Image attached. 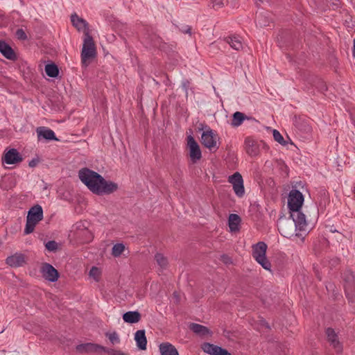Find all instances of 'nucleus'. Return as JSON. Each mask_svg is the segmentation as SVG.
I'll use <instances>...</instances> for the list:
<instances>
[{
  "instance_id": "obj_1",
  "label": "nucleus",
  "mask_w": 355,
  "mask_h": 355,
  "mask_svg": "<svg viewBox=\"0 0 355 355\" xmlns=\"http://www.w3.org/2000/svg\"><path fill=\"white\" fill-rule=\"evenodd\" d=\"M78 177L89 191L98 196L109 195L118 189L116 183L107 181L101 175L88 168H81Z\"/></svg>"
},
{
  "instance_id": "obj_2",
  "label": "nucleus",
  "mask_w": 355,
  "mask_h": 355,
  "mask_svg": "<svg viewBox=\"0 0 355 355\" xmlns=\"http://www.w3.org/2000/svg\"><path fill=\"white\" fill-rule=\"evenodd\" d=\"M43 219V209L41 205H35L28 211L26 223L24 228V234L32 233L36 225Z\"/></svg>"
},
{
  "instance_id": "obj_3",
  "label": "nucleus",
  "mask_w": 355,
  "mask_h": 355,
  "mask_svg": "<svg viewBox=\"0 0 355 355\" xmlns=\"http://www.w3.org/2000/svg\"><path fill=\"white\" fill-rule=\"evenodd\" d=\"M96 51L93 37L88 31H85L81 52L82 63L87 66V61L89 59L94 58L96 56Z\"/></svg>"
},
{
  "instance_id": "obj_4",
  "label": "nucleus",
  "mask_w": 355,
  "mask_h": 355,
  "mask_svg": "<svg viewBox=\"0 0 355 355\" xmlns=\"http://www.w3.org/2000/svg\"><path fill=\"white\" fill-rule=\"evenodd\" d=\"M267 245L263 241H259L252 245L253 258L266 270H271V263L266 257Z\"/></svg>"
},
{
  "instance_id": "obj_5",
  "label": "nucleus",
  "mask_w": 355,
  "mask_h": 355,
  "mask_svg": "<svg viewBox=\"0 0 355 355\" xmlns=\"http://www.w3.org/2000/svg\"><path fill=\"white\" fill-rule=\"evenodd\" d=\"M342 278L345 295L353 302L355 300V275L352 270L347 269L342 274Z\"/></svg>"
},
{
  "instance_id": "obj_6",
  "label": "nucleus",
  "mask_w": 355,
  "mask_h": 355,
  "mask_svg": "<svg viewBox=\"0 0 355 355\" xmlns=\"http://www.w3.org/2000/svg\"><path fill=\"white\" fill-rule=\"evenodd\" d=\"M88 222L79 221L73 225V234L76 240L82 243H89L93 239V234L88 229Z\"/></svg>"
},
{
  "instance_id": "obj_7",
  "label": "nucleus",
  "mask_w": 355,
  "mask_h": 355,
  "mask_svg": "<svg viewBox=\"0 0 355 355\" xmlns=\"http://www.w3.org/2000/svg\"><path fill=\"white\" fill-rule=\"evenodd\" d=\"M144 39L147 47L158 48L164 51H168L171 49L170 45L164 42L162 39L153 31L147 30Z\"/></svg>"
},
{
  "instance_id": "obj_8",
  "label": "nucleus",
  "mask_w": 355,
  "mask_h": 355,
  "mask_svg": "<svg viewBox=\"0 0 355 355\" xmlns=\"http://www.w3.org/2000/svg\"><path fill=\"white\" fill-rule=\"evenodd\" d=\"M244 148L246 153L253 157L258 156L262 149L267 148V145L263 141L248 137L245 139Z\"/></svg>"
},
{
  "instance_id": "obj_9",
  "label": "nucleus",
  "mask_w": 355,
  "mask_h": 355,
  "mask_svg": "<svg viewBox=\"0 0 355 355\" xmlns=\"http://www.w3.org/2000/svg\"><path fill=\"white\" fill-rule=\"evenodd\" d=\"M304 200V196L300 191L295 189H291L288 197V207L290 212L300 210Z\"/></svg>"
},
{
  "instance_id": "obj_10",
  "label": "nucleus",
  "mask_w": 355,
  "mask_h": 355,
  "mask_svg": "<svg viewBox=\"0 0 355 355\" xmlns=\"http://www.w3.org/2000/svg\"><path fill=\"white\" fill-rule=\"evenodd\" d=\"M218 139V135L211 128H208L207 130L203 131L201 135V143L206 148L210 150L212 149H218L217 139Z\"/></svg>"
},
{
  "instance_id": "obj_11",
  "label": "nucleus",
  "mask_w": 355,
  "mask_h": 355,
  "mask_svg": "<svg viewBox=\"0 0 355 355\" xmlns=\"http://www.w3.org/2000/svg\"><path fill=\"white\" fill-rule=\"evenodd\" d=\"M187 139L190 159L193 163H196L202 157L200 146L191 135L188 136Z\"/></svg>"
},
{
  "instance_id": "obj_12",
  "label": "nucleus",
  "mask_w": 355,
  "mask_h": 355,
  "mask_svg": "<svg viewBox=\"0 0 355 355\" xmlns=\"http://www.w3.org/2000/svg\"><path fill=\"white\" fill-rule=\"evenodd\" d=\"M228 182L233 186V190L235 194L241 198L245 194V188L243 185V180L242 175L239 172L234 173L229 176Z\"/></svg>"
},
{
  "instance_id": "obj_13",
  "label": "nucleus",
  "mask_w": 355,
  "mask_h": 355,
  "mask_svg": "<svg viewBox=\"0 0 355 355\" xmlns=\"http://www.w3.org/2000/svg\"><path fill=\"white\" fill-rule=\"evenodd\" d=\"M325 334L330 345L337 353H341L343 352V345L339 341L338 334L335 332L334 329L328 327L325 330Z\"/></svg>"
},
{
  "instance_id": "obj_14",
  "label": "nucleus",
  "mask_w": 355,
  "mask_h": 355,
  "mask_svg": "<svg viewBox=\"0 0 355 355\" xmlns=\"http://www.w3.org/2000/svg\"><path fill=\"white\" fill-rule=\"evenodd\" d=\"M42 277L51 282H55L59 277L58 271L50 263H44L41 268Z\"/></svg>"
},
{
  "instance_id": "obj_15",
  "label": "nucleus",
  "mask_w": 355,
  "mask_h": 355,
  "mask_svg": "<svg viewBox=\"0 0 355 355\" xmlns=\"http://www.w3.org/2000/svg\"><path fill=\"white\" fill-rule=\"evenodd\" d=\"M23 158L20 153L15 148H10L5 152L2 157V162L7 164H15L22 162Z\"/></svg>"
},
{
  "instance_id": "obj_16",
  "label": "nucleus",
  "mask_w": 355,
  "mask_h": 355,
  "mask_svg": "<svg viewBox=\"0 0 355 355\" xmlns=\"http://www.w3.org/2000/svg\"><path fill=\"white\" fill-rule=\"evenodd\" d=\"M291 217L293 218L295 228L300 231L305 230L307 225L306 216L300 210L291 211Z\"/></svg>"
},
{
  "instance_id": "obj_17",
  "label": "nucleus",
  "mask_w": 355,
  "mask_h": 355,
  "mask_svg": "<svg viewBox=\"0 0 355 355\" xmlns=\"http://www.w3.org/2000/svg\"><path fill=\"white\" fill-rule=\"evenodd\" d=\"M38 140L58 141L55 132L50 128L44 126L38 127L36 130Z\"/></svg>"
},
{
  "instance_id": "obj_18",
  "label": "nucleus",
  "mask_w": 355,
  "mask_h": 355,
  "mask_svg": "<svg viewBox=\"0 0 355 355\" xmlns=\"http://www.w3.org/2000/svg\"><path fill=\"white\" fill-rule=\"evenodd\" d=\"M202 349L205 353L210 355H231L227 349L209 343H205Z\"/></svg>"
},
{
  "instance_id": "obj_19",
  "label": "nucleus",
  "mask_w": 355,
  "mask_h": 355,
  "mask_svg": "<svg viewBox=\"0 0 355 355\" xmlns=\"http://www.w3.org/2000/svg\"><path fill=\"white\" fill-rule=\"evenodd\" d=\"M6 263L12 267L17 268L22 266L25 263V256L21 253H15L13 255L9 256L6 259Z\"/></svg>"
},
{
  "instance_id": "obj_20",
  "label": "nucleus",
  "mask_w": 355,
  "mask_h": 355,
  "mask_svg": "<svg viewBox=\"0 0 355 355\" xmlns=\"http://www.w3.org/2000/svg\"><path fill=\"white\" fill-rule=\"evenodd\" d=\"M0 53L8 60L12 61L17 60V55L12 47L1 40H0Z\"/></svg>"
},
{
  "instance_id": "obj_21",
  "label": "nucleus",
  "mask_w": 355,
  "mask_h": 355,
  "mask_svg": "<svg viewBox=\"0 0 355 355\" xmlns=\"http://www.w3.org/2000/svg\"><path fill=\"white\" fill-rule=\"evenodd\" d=\"M71 21L72 25L75 26L78 31H83L85 33V31H89V24L86 20L84 19L79 17L76 13L71 15Z\"/></svg>"
},
{
  "instance_id": "obj_22",
  "label": "nucleus",
  "mask_w": 355,
  "mask_h": 355,
  "mask_svg": "<svg viewBox=\"0 0 355 355\" xmlns=\"http://www.w3.org/2000/svg\"><path fill=\"white\" fill-rule=\"evenodd\" d=\"M245 120L257 121L254 118L248 116L244 113L241 112H236L232 115V119L231 121V125L232 127L240 126Z\"/></svg>"
},
{
  "instance_id": "obj_23",
  "label": "nucleus",
  "mask_w": 355,
  "mask_h": 355,
  "mask_svg": "<svg viewBox=\"0 0 355 355\" xmlns=\"http://www.w3.org/2000/svg\"><path fill=\"white\" fill-rule=\"evenodd\" d=\"M102 345L91 343L78 345L76 349L79 353H91L101 350Z\"/></svg>"
},
{
  "instance_id": "obj_24",
  "label": "nucleus",
  "mask_w": 355,
  "mask_h": 355,
  "mask_svg": "<svg viewBox=\"0 0 355 355\" xmlns=\"http://www.w3.org/2000/svg\"><path fill=\"white\" fill-rule=\"evenodd\" d=\"M141 315L138 311H127L123 315V320L125 322L134 324L141 320Z\"/></svg>"
},
{
  "instance_id": "obj_25",
  "label": "nucleus",
  "mask_w": 355,
  "mask_h": 355,
  "mask_svg": "<svg viewBox=\"0 0 355 355\" xmlns=\"http://www.w3.org/2000/svg\"><path fill=\"white\" fill-rule=\"evenodd\" d=\"M135 340L139 349L141 350L146 349L147 339L146 337L145 330H138L135 334Z\"/></svg>"
},
{
  "instance_id": "obj_26",
  "label": "nucleus",
  "mask_w": 355,
  "mask_h": 355,
  "mask_svg": "<svg viewBox=\"0 0 355 355\" xmlns=\"http://www.w3.org/2000/svg\"><path fill=\"white\" fill-rule=\"evenodd\" d=\"M161 355H179L178 349L170 343H162L159 346Z\"/></svg>"
},
{
  "instance_id": "obj_27",
  "label": "nucleus",
  "mask_w": 355,
  "mask_h": 355,
  "mask_svg": "<svg viewBox=\"0 0 355 355\" xmlns=\"http://www.w3.org/2000/svg\"><path fill=\"white\" fill-rule=\"evenodd\" d=\"M241 222V218L238 214H230L228 218V225L230 232H235L239 231Z\"/></svg>"
},
{
  "instance_id": "obj_28",
  "label": "nucleus",
  "mask_w": 355,
  "mask_h": 355,
  "mask_svg": "<svg viewBox=\"0 0 355 355\" xmlns=\"http://www.w3.org/2000/svg\"><path fill=\"white\" fill-rule=\"evenodd\" d=\"M255 22L259 27L270 26V18L268 12H260L256 15Z\"/></svg>"
},
{
  "instance_id": "obj_29",
  "label": "nucleus",
  "mask_w": 355,
  "mask_h": 355,
  "mask_svg": "<svg viewBox=\"0 0 355 355\" xmlns=\"http://www.w3.org/2000/svg\"><path fill=\"white\" fill-rule=\"evenodd\" d=\"M189 329L193 333L201 336L207 335L210 333L209 329L207 327L197 323H191Z\"/></svg>"
},
{
  "instance_id": "obj_30",
  "label": "nucleus",
  "mask_w": 355,
  "mask_h": 355,
  "mask_svg": "<svg viewBox=\"0 0 355 355\" xmlns=\"http://www.w3.org/2000/svg\"><path fill=\"white\" fill-rule=\"evenodd\" d=\"M227 43L236 51H240L243 49V44L237 36H230L225 39Z\"/></svg>"
},
{
  "instance_id": "obj_31",
  "label": "nucleus",
  "mask_w": 355,
  "mask_h": 355,
  "mask_svg": "<svg viewBox=\"0 0 355 355\" xmlns=\"http://www.w3.org/2000/svg\"><path fill=\"white\" fill-rule=\"evenodd\" d=\"M45 72L48 76L56 78L59 74V69L55 64L50 63L45 66Z\"/></svg>"
},
{
  "instance_id": "obj_32",
  "label": "nucleus",
  "mask_w": 355,
  "mask_h": 355,
  "mask_svg": "<svg viewBox=\"0 0 355 355\" xmlns=\"http://www.w3.org/2000/svg\"><path fill=\"white\" fill-rule=\"evenodd\" d=\"M125 249V245L123 243H116L114 245L112 249V254L114 257H119Z\"/></svg>"
},
{
  "instance_id": "obj_33",
  "label": "nucleus",
  "mask_w": 355,
  "mask_h": 355,
  "mask_svg": "<svg viewBox=\"0 0 355 355\" xmlns=\"http://www.w3.org/2000/svg\"><path fill=\"white\" fill-rule=\"evenodd\" d=\"M155 259L156 262L161 268H166L168 264L167 259L160 253H157L155 256Z\"/></svg>"
},
{
  "instance_id": "obj_34",
  "label": "nucleus",
  "mask_w": 355,
  "mask_h": 355,
  "mask_svg": "<svg viewBox=\"0 0 355 355\" xmlns=\"http://www.w3.org/2000/svg\"><path fill=\"white\" fill-rule=\"evenodd\" d=\"M101 351L108 354L109 355H125L123 352L120 350H116L114 349L107 348L101 346Z\"/></svg>"
},
{
  "instance_id": "obj_35",
  "label": "nucleus",
  "mask_w": 355,
  "mask_h": 355,
  "mask_svg": "<svg viewBox=\"0 0 355 355\" xmlns=\"http://www.w3.org/2000/svg\"><path fill=\"white\" fill-rule=\"evenodd\" d=\"M274 139L277 141L279 144L285 146L286 144V141L284 139L282 135L280 132L277 130H273L272 132Z\"/></svg>"
},
{
  "instance_id": "obj_36",
  "label": "nucleus",
  "mask_w": 355,
  "mask_h": 355,
  "mask_svg": "<svg viewBox=\"0 0 355 355\" xmlns=\"http://www.w3.org/2000/svg\"><path fill=\"white\" fill-rule=\"evenodd\" d=\"M45 248L49 252H55L58 250V245L55 241H49L45 243Z\"/></svg>"
},
{
  "instance_id": "obj_37",
  "label": "nucleus",
  "mask_w": 355,
  "mask_h": 355,
  "mask_svg": "<svg viewBox=\"0 0 355 355\" xmlns=\"http://www.w3.org/2000/svg\"><path fill=\"white\" fill-rule=\"evenodd\" d=\"M315 87L321 92H324L327 90V87L325 82L322 79H318L315 83Z\"/></svg>"
},
{
  "instance_id": "obj_38",
  "label": "nucleus",
  "mask_w": 355,
  "mask_h": 355,
  "mask_svg": "<svg viewBox=\"0 0 355 355\" xmlns=\"http://www.w3.org/2000/svg\"><path fill=\"white\" fill-rule=\"evenodd\" d=\"M106 336L108 337L110 341L112 344L119 343H120V338L117 334L116 332H112L110 334H107Z\"/></svg>"
},
{
  "instance_id": "obj_39",
  "label": "nucleus",
  "mask_w": 355,
  "mask_h": 355,
  "mask_svg": "<svg viewBox=\"0 0 355 355\" xmlns=\"http://www.w3.org/2000/svg\"><path fill=\"white\" fill-rule=\"evenodd\" d=\"M177 27L182 33L191 34V27L189 25L180 24V26H177Z\"/></svg>"
},
{
  "instance_id": "obj_40",
  "label": "nucleus",
  "mask_w": 355,
  "mask_h": 355,
  "mask_svg": "<svg viewBox=\"0 0 355 355\" xmlns=\"http://www.w3.org/2000/svg\"><path fill=\"white\" fill-rule=\"evenodd\" d=\"M227 2V0H211L212 8L214 9H217L224 6V4Z\"/></svg>"
},
{
  "instance_id": "obj_41",
  "label": "nucleus",
  "mask_w": 355,
  "mask_h": 355,
  "mask_svg": "<svg viewBox=\"0 0 355 355\" xmlns=\"http://www.w3.org/2000/svg\"><path fill=\"white\" fill-rule=\"evenodd\" d=\"M16 36L19 40H25L27 39V35L24 31L21 28H19L16 31Z\"/></svg>"
},
{
  "instance_id": "obj_42",
  "label": "nucleus",
  "mask_w": 355,
  "mask_h": 355,
  "mask_svg": "<svg viewBox=\"0 0 355 355\" xmlns=\"http://www.w3.org/2000/svg\"><path fill=\"white\" fill-rule=\"evenodd\" d=\"M99 275L100 272L98 268L96 266H93L89 271V275L96 279Z\"/></svg>"
},
{
  "instance_id": "obj_43",
  "label": "nucleus",
  "mask_w": 355,
  "mask_h": 355,
  "mask_svg": "<svg viewBox=\"0 0 355 355\" xmlns=\"http://www.w3.org/2000/svg\"><path fill=\"white\" fill-rule=\"evenodd\" d=\"M39 162H40L39 158H33L29 162L28 166L31 168H33V167H35L38 164Z\"/></svg>"
},
{
  "instance_id": "obj_44",
  "label": "nucleus",
  "mask_w": 355,
  "mask_h": 355,
  "mask_svg": "<svg viewBox=\"0 0 355 355\" xmlns=\"http://www.w3.org/2000/svg\"><path fill=\"white\" fill-rule=\"evenodd\" d=\"M221 259L226 264L232 263L231 259L227 255H222Z\"/></svg>"
},
{
  "instance_id": "obj_45",
  "label": "nucleus",
  "mask_w": 355,
  "mask_h": 355,
  "mask_svg": "<svg viewBox=\"0 0 355 355\" xmlns=\"http://www.w3.org/2000/svg\"><path fill=\"white\" fill-rule=\"evenodd\" d=\"M189 84H190V83L188 80H184L182 83V86L186 92H187V90H188Z\"/></svg>"
},
{
  "instance_id": "obj_46",
  "label": "nucleus",
  "mask_w": 355,
  "mask_h": 355,
  "mask_svg": "<svg viewBox=\"0 0 355 355\" xmlns=\"http://www.w3.org/2000/svg\"><path fill=\"white\" fill-rule=\"evenodd\" d=\"M352 55L355 58V38L353 40Z\"/></svg>"
},
{
  "instance_id": "obj_47",
  "label": "nucleus",
  "mask_w": 355,
  "mask_h": 355,
  "mask_svg": "<svg viewBox=\"0 0 355 355\" xmlns=\"http://www.w3.org/2000/svg\"><path fill=\"white\" fill-rule=\"evenodd\" d=\"M259 1H263V0H259Z\"/></svg>"
},
{
  "instance_id": "obj_48",
  "label": "nucleus",
  "mask_w": 355,
  "mask_h": 355,
  "mask_svg": "<svg viewBox=\"0 0 355 355\" xmlns=\"http://www.w3.org/2000/svg\"><path fill=\"white\" fill-rule=\"evenodd\" d=\"M3 331H0V333H2Z\"/></svg>"
}]
</instances>
